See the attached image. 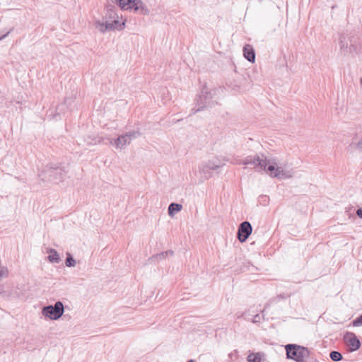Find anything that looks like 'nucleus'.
<instances>
[{"label":"nucleus","instance_id":"nucleus-32","mask_svg":"<svg viewBox=\"0 0 362 362\" xmlns=\"http://www.w3.org/2000/svg\"><path fill=\"white\" fill-rule=\"evenodd\" d=\"M187 362H194V360L190 359V360H188Z\"/></svg>","mask_w":362,"mask_h":362},{"label":"nucleus","instance_id":"nucleus-1","mask_svg":"<svg viewBox=\"0 0 362 362\" xmlns=\"http://www.w3.org/2000/svg\"><path fill=\"white\" fill-rule=\"evenodd\" d=\"M243 165H253L258 171H268L270 175L278 179H286L291 177L288 171H285L281 167L271 160H268L263 154L255 156H248L242 162Z\"/></svg>","mask_w":362,"mask_h":362},{"label":"nucleus","instance_id":"nucleus-2","mask_svg":"<svg viewBox=\"0 0 362 362\" xmlns=\"http://www.w3.org/2000/svg\"><path fill=\"white\" fill-rule=\"evenodd\" d=\"M116 7L112 4L107 6V12L104 17L105 22L97 21L95 22V27L99 29L101 33H105L107 30H122L125 27V21L120 23L119 21V16L116 12Z\"/></svg>","mask_w":362,"mask_h":362},{"label":"nucleus","instance_id":"nucleus-25","mask_svg":"<svg viewBox=\"0 0 362 362\" xmlns=\"http://www.w3.org/2000/svg\"><path fill=\"white\" fill-rule=\"evenodd\" d=\"M74 100V98L73 97H66L62 105H66L67 107L71 106Z\"/></svg>","mask_w":362,"mask_h":362},{"label":"nucleus","instance_id":"nucleus-26","mask_svg":"<svg viewBox=\"0 0 362 362\" xmlns=\"http://www.w3.org/2000/svg\"><path fill=\"white\" fill-rule=\"evenodd\" d=\"M195 106H196L195 107H194L191 110L190 115H194L198 112L204 110V109H203L204 106L196 105H195Z\"/></svg>","mask_w":362,"mask_h":362},{"label":"nucleus","instance_id":"nucleus-9","mask_svg":"<svg viewBox=\"0 0 362 362\" xmlns=\"http://www.w3.org/2000/svg\"><path fill=\"white\" fill-rule=\"evenodd\" d=\"M252 231V227L250 222H242L238 229V239L240 243L245 242Z\"/></svg>","mask_w":362,"mask_h":362},{"label":"nucleus","instance_id":"nucleus-4","mask_svg":"<svg viewBox=\"0 0 362 362\" xmlns=\"http://www.w3.org/2000/svg\"><path fill=\"white\" fill-rule=\"evenodd\" d=\"M287 358L292 359L296 362H303V361L310 356V351L308 348L294 344H288L285 346Z\"/></svg>","mask_w":362,"mask_h":362},{"label":"nucleus","instance_id":"nucleus-34","mask_svg":"<svg viewBox=\"0 0 362 362\" xmlns=\"http://www.w3.org/2000/svg\"><path fill=\"white\" fill-rule=\"evenodd\" d=\"M315 362H318L317 360L315 359Z\"/></svg>","mask_w":362,"mask_h":362},{"label":"nucleus","instance_id":"nucleus-28","mask_svg":"<svg viewBox=\"0 0 362 362\" xmlns=\"http://www.w3.org/2000/svg\"><path fill=\"white\" fill-rule=\"evenodd\" d=\"M165 255H166V257L173 256L174 255V252L171 250H169L165 251Z\"/></svg>","mask_w":362,"mask_h":362},{"label":"nucleus","instance_id":"nucleus-29","mask_svg":"<svg viewBox=\"0 0 362 362\" xmlns=\"http://www.w3.org/2000/svg\"><path fill=\"white\" fill-rule=\"evenodd\" d=\"M356 214L359 218H362V208L357 209Z\"/></svg>","mask_w":362,"mask_h":362},{"label":"nucleus","instance_id":"nucleus-14","mask_svg":"<svg viewBox=\"0 0 362 362\" xmlns=\"http://www.w3.org/2000/svg\"><path fill=\"white\" fill-rule=\"evenodd\" d=\"M347 150L351 152L354 151L362 152V136L358 140L356 137L353 138L352 141L347 146Z\"/></svg>","mask_w":362,"mask_h":362},{"label":"nucleus","instance_id":"nucleus-17","mask_svg":"<svg viewBox=\"0 0 362 362\" xmlns=\"http://www.w3.org/2000/svg\"><path fill=\"white\" fill-rule=\"evenodd\" d=\"M65 264L68 267H75L76 260L73 257L72 255L69 252H66V258L65 260Z\"/></svg>","mask_w":362,"mask_h":362},{"label":"nucleus","instance_id":"nucleus-11","mask_svg":"<svg viewBox=\"0 0 362 362\" xmlns=\"http://www.w3.org/2000/svg\"><path fill=\"white\" fill-rule=\"evenodd\" d=\"M351 39H348L347 36L341 34L339 37L340 49L344 52H351L356 49V46L352 43Z\"/></svg>","mask_w":362,"mask_h":362},{"label":"nucleus","instance_id":"nucleus-15","mask_svg":"<svg viewBox=\"0 0 362 362\" xmlns=\"http://www.w3.org/2000/svg\"><path fill=\"white\" fill-rule=\"evenodd\" d=\"M47 253L49 254L47 259L49 262L51 263H59L61 261V258L57 251L53 248H49L47 250Z\"/></svg>","mask_w":362,"mask_h":362},{"label":"nucleus","instance_id":"nucleus-20","mask_svg":"<svg viewBox=\"0 0 362 362\" xmlns=\"http://www.w3.org/2000/svg\"><path fill=\"white\" fill-rule=\"evenodd\" d=\"M247 359L248 362H261V357L259 353L249 354Z\"/></svg>","mask_w":362,"mask_h":362},{"label":"nucleus","instance_id":"nucleus-23","mask_svg":"<svg viewBox=\"0 0 362 362\" xmlns=\"http://www.w3.org/2000/svg\"><path fill=\"white\" fill-rule=\"evenodd\" d=\"M352 325L354 327H360L362 326V314L354 319L352 322Z\"/></svg>","mask_w":362,"mask_h":362},{"label":"nucleus","instance_id":"nucleus-7","mask_svg":"<svg viewBox=\"0 0 362 362\" xmlns=\"http://www.w3.org/2000/svg\"><path fill=\"white\" fill-rule=\"evenodd\" d=\"M64 307L62 301L58 300L54 305L45 306L42 310V315L52 320H59L64 314Z\"/></svg>","mask_w":362,"mask_h":362},{"label":"nucleus","instance_id":"nucleus-31","mask_svg":"<svg viewBox=\"0 0 362 362\" xmlns=\"http://www.w3.org/2000/svg\"><path fill=\"white\" fill-rule=\"evenodd\" d=\"M303 362H315V359L308 360L306 361L303 360Z\"/></svg>","mask_w":362,"mask_h":362},{"label":"nucleus","instance_id":"nucleus-18","mask_svg":"<svg viewBox=\"0 0 362 362\" xmlns=\"http://www.w3.org/2000/svg\"><path fill=\"white\" fill-rule=\"evenodd\" d=\"M329 357L333 361H340L343 359L342 354L337 351H332L329 353Z\"/></svg>","mask_w":362,"mask_h":362},{"label":"nucleus","instance_id":"nucleus-13","mask_svg":"<svg viewBox=\"0 0 362 362\" xmlns=\"http://www.w3.org/2000/svg\"><path fill=\"white\" fill-rule=\"evenodd\" d=\"M110 143L114 145L117 148H122L130 144L129 138H127L124 134L119 136L114 140H110Z\"/></svg>","mask_w":362,"mask_h":362},{"label":"nucleus","instance_id":"nucleus-8","mask_svg":"<svg viewBox=\"0 0 362 362\" xmlns=\"http://www.w3.org/2000/svg\"><path fill=\"white\" fill-rule=\"evenodd\" d=\"M226 159H221L218 157H215L209 160L205 164L199 166V171L204 175L209 173V170H216L225 165Z\"/></svg>","mask_w":362,"mask_h":362},{"label":"nucleus","instance_id":"nucleus-6","mask_svg":"<svg viewBox=\"0 0 362 362\" xmlns=\"http://www.w3.org/2000/svg\"><path fill=\"white\" fill-rule=\"evenodd\" d=\"M215 94V90H209L206 86L203 87L201 93L195 99V105L204 106V110L214 107L217 104V102L213 100Z\"/></svg>","mask_w":362,"mask_h":362},{"label":"nucleus","instance_id":"nucleus-16","mask_svg":"<svg viewBox=\"0 0 362 362\" xmlns=\"http://www.w3.org/2000/svg\"><path fill=\"white\" fill-rule=\"evenodd\" d=\"M182 209V206L178 203H171L168 206V215L173 217L176 213L180 211Z\"/></svg>","mask_w":362,"mask_h":362},{"label":"nucleus","instance_id":"nucleus-12","mask_svg":"<svg viewBox=\"0 0 362 362\" xmlns=\"http://www.w3.org/2000/svg\"><path fill=\"white\" fill-rule=\"evenodd\" d=\"M244 57L250 62H255V51L253 47L250 44H246L243 49Z\"/></svg>","mask_w":362,"mask_h":362},{"label":"nucleus","instance_id":"nucleus-5","mask_svg":"<svg viewBox=\"0 0 362 362\" xmlns=\"http://www.w3.org/2000/svg\"><path fill=\"white\" fill-rule=\"evenodd\" d=\"M115 3L122 10H134L141 15L149 14V9L141 0H116Z\"/></svg>","mask_w":362,"mask_h":362},{"label":"nucleus","instance_id":"nucleus-21","mask_svg":"<svg viewBox=\"0 0 362 362\" xmlns=\"http://www.w3.org/2000/svg\"><path fill=\"white\" fill-rule=\"evenodd\" d=\"M124 135L127 136V138H129V142L131 143V141L133 139L136 138L137 136L141 135V133L139 131H130L129 132H127L124 134Z\"/></svg>","mask_w":362,"mask_h":362},{"label":"nucleus","instance_id":"nucleus-24","mask_svg":"<svg viewBox=\"0 0 362 362\" xmlns=\"http://www.w3.org/2000/svg\"><path fill=\"white\" fill-rule=\"evenodd\" d=\"M8 269L5 267H0V279L1 278L6 277L8 276Z\"/></svg>","mask_w":362,"mask_h":362},{"label":"nucleus","instance_id":"nucleus-33","mask_svg":"<svg viewBox=\"0 0 362 362\" xmlns=\"http://www.w3.org/2000/svg\"><path fill=\"white\" fill-rule=\"evenodd\" d=\"M361 83L362 84V77L360 79Z\"/></svg>","mask_w":362,"mask_h":362},{"label":"nucleus","instance_id":"nucleus-30","mask_svg":"<svg viewBox=\"0 0 362 362\" xmlns=\"http://www.w3.org/2000/svg\"><path fill=\"white\" fill-rule=\"evenodd\" d=\"M10 31H8L6 34L0 36V40H3L4 37H6L8 34H9Z\"/></svg>","mask_w":362,"mask_h":362},{"label":"nucleus","instance_id":"nucleus-22","mask_svg":"<svg viewBox=\"0 0 362 362\" xmlns=\"http://www.w3.org/2000/svg\"><path fill=\"white\" fill-rule=\"evenodd\" d=\"M167 257L166 255H165V252H160V253H158V254H156V255H153L151 257V260H160V259H165Z\"/></svg>","mask_w":362,"mask_h":362},{"label":"nucleus","instance_id":"nucleus-10","mask_svg":"<svg viewBox=\"0 0 362 362\" xmlns=\"http://www.w3.org/2000/svg\"><path fill=\"white\" fill-rule=\"evenodd\" d=\"M344 340L349 346L351 351H355L360 349L361 341L356 335L353 332H346L344 335Z\"/></svg>","mask_w":362,"mask_h":362},{"label":"nucleus","instance_id":"nucleus-3","mask_svg":"<svg viewBox=\"0 0 362 362\" xmlns=\"http://www.w3.org/2000/svg\"><path fill=\"white\" fill-rule=\"evenodd\" d=\"M65 175L66 171L62 166L57 164L49 163L41 171L39 177L43 182L58 184L63 180Z\"/></svg>","mask_w":362,"mask_h":362},{"label":"nucleus","instance_id":"nucleus-27","mask_svg":"<svg viewBox=\"0 0 362 362\" xmlns=\"http://www.w3.org/2000/svg\"><path fill=\"white\" fill-rule=\"evenodd\" d=\"M262 319V316H261L259 314H256L254 315L252 322L253 323L260 322Z\"/></svg>","mask_w":362,"mask_h":362},{"label":"nucleus","instance_id":"nucleus-19","mask_svg":"<svg viewBox=\"0 0 362 362\" xmlns=\"http://www.w3.org/2000/svg\"><path fill=\"white\" fill-rule=\"evenodd\" d=\"M255 268V266H253L250 262H244L243 263V265L240 267V272H245L247 271L252 272V269Z\"/></svg>","mask_w":362,"mask_h":362}]
</instances>
